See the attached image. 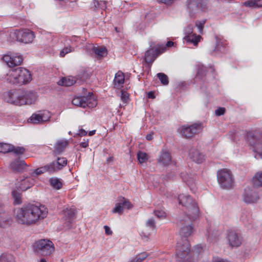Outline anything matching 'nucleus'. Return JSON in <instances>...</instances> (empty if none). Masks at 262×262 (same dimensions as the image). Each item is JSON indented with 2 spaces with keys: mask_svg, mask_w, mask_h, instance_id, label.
Returning <instances> with one entry per match:
<instances>
[{
  "mask_svg": "<svg viewBox=\"0 0 262 262\" xmlns=\"http://www.w3.org/2000/svg\"><path fill=\"white\" fill-rule=\"evenodd\" d=\"M195 219H192L191 216H187L185 219L180 221L182 227L180 228V234L182 236V242H178L176 248V257L179 262H196V259L193 257L194 251L192 253L190 251V244L186 238L192 233L193 228L191 222ZM202 250L201 248H198L195 252L198 254Z\"/></svg>",
  "mask_w": 262,
  "mask_h": 262,
  "instance_id": "obj_1",
  "label": "nucleus"
},
{
  "mask_svg": "<svg viewBox=\"0 0 262 262\" xmlns=\"http://www.w3.org/2000/svg\"><path fill=\"white\" fill-rule=\"evenodd\" d=\"M14 218L19 224L31 226L37 224L47 216L48 209L43 205L29 204L14 210Z\"/></svg>",
  "mask_w": 262,
  "mask_h": 262,
  "instance_id": "obj_2",
  "label": "nucleus"
},
{
  "mask_svg": "<svg viewBox=\"0 0 262 262\" xmlns=\"http://www.w3.org/2000/svg\"><path fill=\"white\" fill-rule=\"evenodd\" d=\"M180 204L186 207L187 216H191L192 219H196L199 214V209L196 202L189 195L184 194L178 196Z\"/></svg>",
  "mask_w": 262,
  "mask_h": 262,
  "instance_id": "obj_3",
  "label": "nucleus"
},
{
  "mask_svg": "<svg viewBox=\"0 0 262 262\" xmlns=\"http://www.w3.org/2000/svg\"><path fill=\"white\" fill-rule=\"evenodd\" d=\"M34 251L42 256H50L55 250L53 243L50 240L41 239L33 245Z\"/></svg>",
  "mask_w": 262,
  "mask_h": 262,
  "instance_id": "obj_4",
  "label": "nucleus"
},
{
  "mask_svg": "<svg viewBox=\"0 0 262 262\" xmlns=\"http://www.w3.org/2000/svg\"><path fill=\"white\" fill-rule=\"evenodd\" d=\"M217 181L220 186L225 189H230L233 187L234 179L231 171L226 168L217 171Z\"/></svg>",
  "mask_w": 262,
  "mask_h": 262,
  "instance_id": "obj_5",
  "label": "nucleus"
},
{
  "mask_svg": "<svg viewBox=\"0 0 262 262\" xmlns=\"http://www.w3.org/2000/svg\"><path fill=\"white\" fill-rule=\"evenodd\" d=\"M247 141L252 147L256 159H262V134H253L251 132L247 133Z\"/></svg>",
  "mask_w": 262,
  "mask_h": 262,
  "instance_id": "obj_6",
  "label": "nucleus"
},
{
  "mask_svg": "<svg viewBox=\"0 0 262 262\" xmlns=\"http://www.w3.org/2000/svg\"><path fill=\"white\" fill-rule=\"evenodd\" d=\"M187 10L190 17L207 10V0H187Z\"/></svg>",
  "mask_w": 262,
  "mask_h": 262,
  "instance_id": "obj_7",
  "label": "nucleus"
},
{
  "mask_svg": "<svg viewBox=\"0 0 262 262\" xmlns=\"http://www.w3.org/2000/svg\"><path fill=\"white\" fill-rule=\"evenodd\" d=\"M13 34L17 41L24 43L32 42L35 37L34 33L29 29L16 31Z\"/></svg>",
  "mask_w": 262,
  "mask_h": 262,
  "instance_id": "obj_8",
  "label": "nucleus"
},
{
  "mask_svg": "<svg viewBox=\"0 0 262 262\" xmlns=\"http://www.w3.org/2000/svg\"><path fill=\"white\" fill-rule=\"evenodd\" d=\"M193 26L192 24H189L184 29V33L185 35L184 39L188 43H192L194 46H196L198 42L200 41L202 38L199 35H197L193 33Z\"/></svg>",
  "mask_w": 262,
  "mask_h": 262,
  "instance_id": "obj_9",
  "label": "nucleus"
},
{
  "mask_svg": "<svg viewBox=\"0 0 262 262\" xmlns=\"http://www.w3.org/2000/svg\"><path fill=\"white\" fill-rule=\"evenodd\" d=\"M201 129V124L200 123H194L190 126H182L179 128V130L184 137L188 138L198 133Z\"/></svg>",
  "mask_w": 262,
  "mask_h": 262,
  "instance_id": "obj_10",
  "label": "nucleus"
},
{
  "mask_svg": "<svg viewBox=\"0 0 262 262\" xmlns=\"http://www.w3.org/2000/svg\"><path fill=\"white\" fill-rule=\"evenodd\" d=\"M83 108L86 107L91 109L95 107L97 104L96 97L91 92H87L86 90L83 88Z\"/></svg>",
  "mask_w": 262,
  "mask_h": 262,
  "instance_id": "obj_11",
  "label": "nucleus"
},
{
  "mask_svg": "<svg viewBox=\"0 0 262 262\" xmlns=\"http://www.w3.org/2000/svg\"><path fill=\"white\" fill-rule=\"evenodd\" d=\"M4 97L7 102L14 105H21L22 103H24V101H21V92L10 91L7 92Z\"/></svg>",
  "mask_w": 262,
  "mask_h": 262,
  "instance_id": "obj_12",
  "label": "nucleus"
},
{
  "mask_svg": "<svg viewBox=\"0 0 262 262\" xmlns=\"http://www.w3.org/2000/svg\"><path fill=\"white\" fill-rule=\"evenodd\" d=\"M17 84H25L29 83L32 80L30 72L26 69L18 68L16 69Z\"/></svg>",
  "mask_w": 262,
  "mask_h": 262,
  "instance_id": "obj_13",
  "label": "nucleus"
},
{
  "mask_svg": "<svg viewBox=\"0 0 262 262\" xmlns=\"http://www.w3.org/2000/svg\"><path fill=\"white\" fill-rule=\"evenodd\" d=\"M165 48H151L146 51L144 55V60L146 62L152 63L158 55L165 52Z\"/></svg>",
  "mask_w": 262,
  "mask_h": 262,
  "instance_id": "obj_14",
  "label": "nucleus"
},
{
  "mask_svg": "<svg viewBox=\"0 0 262 262\" xmlns=\"http://www.w3.org/2000/svg\"><path fill=\"white\" fill-rule=\"evenodd\" d=\"M243 196L244 201L247 204L256 203L259 199L258 193L249 187L245 188Z\"/></svg>",
  "mask_w": 262,
  "mask_h": 262,
  "instance_id": "obj_15",
  "label": "nucleus"
},
{
  "mask_svg": "<svg viewBox=\"0 0 262 262\" xmlns=\"http://www.w3.org/2000/svg\"><path fill=\"white\" fill-rule=\"evenodd\" d=\"M227 239L229 245L232 247H239L242 244V237L239 234L235 231H229Z\"/></svg>",
  "mask_w": 262,
  "mask_h": 262,
  "instance_id": "obj_16",
  "label": "nucleus"
},
{
  "mask_svg": "<svg viewBox=\"0 0 262 262\" xmlns=\"http://www.w3.org/2000/svg\"><path fill=\"white\" fill-rule=\"evenodd\" d=\"M3 60L9 67H13L21 64L23 58L21 55L16 54L12 56L6 55L4 56Z\"/></svg>",
  "mask_w": 262,
  "mask_h": 262,
  "instance_id": "obj_17",
  "label": "nucleus"
},
{
  "mask_svg": "<svg viewBox=\"0 0 262 262\" xmlns=\"http://www.w3.org/2000/svg\"><path fill=\"white\" fill-rule=\"evenodd\" d=\"M37 94L33 91H23L21 92V101L22 105L31 104L35 102L37 99Z\"/></svg>",
  "mask_w": 262,
  "mask_h": 262,
  "instance_id": "obj_18",
  "label": "nucleus"
},
{
  "mask_svg": "<svg viewBox=\"0 0 262 262\" xmlns=\"http://www.w3.org/2000/svg\"><path fill=\"white\" fill-rule=\"evenodd\" d=\"M76 209L75 208H67L63 210V219L68 223L67 226H69V224L72 223L76 218Z\"/></svg>",
  "mask_w": 262,
  "mask_h": 262,
  "instance_id": "obj_19",
  "label": "nucleus"
},
{
  "mask_svg": "<svg viewBox=\"0 0 262 262\" xmlns=\"http://www.w3.org/2000/svg\"><path fill=\"white\" fill-rule=\"evenodd\" d=\"M171 161L170 154L165 149H162L160 152L158 163L163 166L168 165Z\"/></svg>",
  "mask_w": 262,
  "mask_h": 262,
  "instance_id": "obj_20",
  "label": "nucleus"
},
{
  "mask_svg": "<svg viewBox=\"0 0 262 262\" xmlns=\"http://www.w3.org/2000/svg\"><path fill=\"white\" fill-rule=\"evenodd\" d=\"M11 222V217L4 211L3 206L0 204V227L5 228L9 226Z\"/></svg>",
  "mask_w": 262,
  "mask_h": 262,
  "instance_id": "obj_21",
  "label": "nucleus"
},
{
  "mask_svg": "<svg viewBox=\"0 0 262 262\" xmlns=\"http://www.w3.org/2000/svg\"><path fill=\"white\" fill-rule=\"evenodd\" d=\"M27 166V164L24 160L17 159L12 161L10 164V167L12 170L16 172H23Z\"/></svg>",
  "mask_w": 262,
  "mask_h": 262,
  "instance_id": "obj_22",
  "label": "nucleus"
},
{
  "mask_svg": "<svg viewBox=\"0 0 262 262\" xmlns=\"http://www.w3.org/2000/svg\"><path fill=\"white\" fill-rule=\"evenodd\" d=\"M189 157L193 161L198 163H202L204 160V155L201 153L198 149L194 148L190 150Z\"/></svg>",
  "mask_w": 262,
  "mask_h": 262,
  "instance_id": "obj_23",
  "label": "nucleus"
},
{
  "mask_svg": "<svg viewBox=\"0 0 262 262\" xmlns=\"http://www.w3.org/2000/svg\"><path fill=\"white\" fill-rule=\"evenodd\" d=\"M16 69L10 70L5 76V80L11 84H17Z\"/></svg>",
  "mask_w": 262,
  "mask_h": 262,
  "instance_id": "obj_24",
  "label": "nucleus"
},
{
  "mask_svg": "<svg viewBox=\"0 0 262 262\" xmlns=\"http://www.w3.org/2000/svg\"><path fill=\"white\" fill-rule=\"evenodd\" d=\"M69 144L68 140L66 139H61L56 142L54 146V152L56 154L61 153Z\"/></svg>",
  "mask_w": 262,
  "mask_h": 262,
  "instance_id": "obj_25",
  "label": "nucleus"
},
{
  "mask_svg": "<svg viewBox=\"0 0 262 262\" xmlns=\"http://www.w3.org/2000/svg\"><path fill=\"white\" fill-rule=\"evenodd\" d=\"M240 220L246 226L252 224V218L251 211L248 210H244L241 214Z\"/></svg>",
  "mask_w": 262,
  "mask_h": 262,
  "instance_id": "obj_26",
  "label": "nucleus"
},
{
  "mask_svg": "<svg viewBox=\"0 0 262 262\" xmlns=\"http://www.w3.org/2000/svg\"><path fill=\"white\" fill-rule=\"evenodd\" d=\"M76 82L74 77H63L58 82V84L61 86H70Z\"/></svg>",
  "mask_w": 262,
  "mask_h": 262,
  "instance_id": "obj_27",
  "label": "nucleus"
},
{
  "mask_svg": "<svg viewBox=\"0 0 262 262\" xmlns=\"http://www.w3.org/2000/svg\"><path fill=\"white\" fill-rule=\"evenodd\" d=\"M124 82V76L123 73L119 71L115 75L114 80V84L115 88H119Z\"/></svg>",
  "mask_w": 262,
  "mask_h": 262,
  "instance_id": "obj_28",
  "label": "nucleus"
},
{
  "mask_svg": "<svg viewBox=\"0 0 262 262\" xmlns=\"http://www.w3.org/2000/svg\"><path fill=\"white\" fill-rule=\"evenodd\" d=\"M33 182L32 179L26 178L21 181L19 188L21 190L25 191L32 186Z\"/></svg>",
  "mask_w": 262,
  "mask_h": 262,
  "instance_id": "obj_29",
  "label": "nucleus"
},
{
  "mask_svg": "<svg viewBox=\"0 0 262 262\" xmlns=\"http://www.w3.org/2000/svg\"><path fill=\"white\" fill-rule=\"evenodd\" d=\"M244 5L253 8L262 7V0H248L244 3Z\"/></svg>",
  "mask_w": 262,
  "mask_h": 262,
  "instance_id": "obj_30",
  "label": "nucleus"
},
{
  "mask_svg": "<svg viewBox=\"0 0 262 262\" xmlns=\"http://www.w3.org/2000/svg\"><path fill=\"white\" fill-rule=\"evenodd\" d=\"M254 187H262V172H257L253 178Z\"/></svg>",
  "mask_w": 262,
  "mask_h": 262,
  "instance_id": "obj_31",
  "label": "nucleus"
},
{
  "mask_svg": "<svg viewBox=\"0 0 262 262\" xmlns=\"http://www.w3.org/2000/svg\"><path fill=\"white\" fill-rule=\"evenodd\" d=\"M148 256L146 252L141 253L131 258L127 262H142Z\"/></svg>",
  "mask_w": 262,
  "mask_h": 262,
  "instance_id": "obj_32",
  "label": "nucleus"
},
{
  "mask_svg": "<svg viewBox=\"0 0 262 262\" xmlns=\"http://www.w3.org/2000/svg\"><path fill=\"white\" fill-rule=\"evenodd\" d=\"M14 146L9 144L0 143V152L8 153L13 151Z\"/></svg>",
  "mask_w": 262,
  "mask_h": 262,
  "instance_id": "obj_33",
  "label": "nucleus"
},
{
  "mask_svg": "<svg viewBox=\"0 0 262 262\" xmlns=\"http://www.w3.org/2000/svg\"><path fill=\"white\" fill-rule=\"evenodd\" d=\"M181 177L183 180L187 183L188 186L190 187V189L194 192V188L191 187V185L193 184L194 182V179L193 178H191L189 176L186 174H184L183 173H181Z\"/></svg>",
  "mask_w": 262,
  "mask_h": 262,
  "instance_id": "obj_34",
  "label": "nucleus"
},
{
  "mask_svg": "<svg viewBox=\"0 0 262 262\" xmlns=\"http://www.w3.org/2000/svg\"><path fill=\"white\" fill-rule=\"evenodd\" d=\"M50 185L56 189H60L62 186V183L61 181L56 178H52L50 179Z\"/></svg>",
  "mask_w": 262,
  "mask_h": 262,
  "instance_id": "obj_35",
  "label": "nucleus"
},
{
  "mask_svg": "<svg viewBox=\"0 0 262 262\" xmlns=\"http://www.w3.org/2000/svg\"><path fill=\"white\" fill-rule=\"evenodd\" d=\"M0 262H15V260L12 255L3 253L0 256Z\"/></svg>",
  "mask_w": 262,
  "mask_h": 262,
  "instance_id": "obj_36",
  "label": "nucleus"
},
{
  "mask_svg": "<svg viewBox=\"0 0 262 262\" xmlns=\"http://www.w3.org/2000/svg\"><path fill=\"white\" fill-rule=\"evenodd\" d=\"M12 195L14 199V204H20L21 203V193L19 191L15 190H12Z\"/></svg>",
  "mask_w": 262,
  "mask_h": 262,
  "instance_id": "obj_37",
  "label": "nucleus"
},
{
  "mask_svg": "<svg viewBox=\"0 0 262 262\" xmlns=\"http://www.w3.org/2000/svg\"><path fill=\"white\" fill-rule=\"evenodd\" d=\"M56 164L55 162H53L49 164H47L45 165V168L46 169V172H48L50 173H53L58 171V168L56 166Z\"/></svg>",
  "mask_w": 262,
  "mask_h": 262,
  "instance_id": "obj_38",
  "label": "nucleus"
},
{
  "mask_svg": "<svg viewBox=\"0 0 262 262\" xmlns=\"http://www.w3.org/2000/svg\"><path fill=\"white\" fill-rule=\"evenodd\" d=\"M29 121L33 124L41 123V118L40 113L38 114H33L29 118Z\"/></svg>",
  "mask_w": 262,
  "mask_h": 262,
  "instance_id": "obj_39",
  "label": "nucleus"
},
{
  "mask_svg": "<svg viewBox=\"0 0 262 262\" xmlns=\"http://www.w3.org/2000/svg\"><path fill=\"white\" fill-rule=\"evenodd\" d=\"M94 52L98 57H103L107 54V50L105 47H95L94 48Z\"/></svg>",
  "mask_w": 262,
  "mask_h": 262,
  "instance_id": "obj_40",
  "label": "nucleus"
},
{
  "mask_svg": "<svg viewBox=\"0 0 262 262\" xmlns=\"http://www.w3.org/2000/svg\"><path fill=\"white\" fill-rule=\"evenodd\" d=\"M58 170L61 169L67 164V160L65 158H58L57 161L55 162Z\"/></svg>",
  "mask_w": 262,
  "mask_h": 262,
  "instance_id": "obj_41",
  "label": "nucleus"
},
{
  "mask_svg": "<svg viewBox=\"0 0 262 262\" xmlns=\"http://www.w3.org/2000/svg\"><path fill=\"white\" fill-rule=\"evenodd\" d=\"M206 71V69L204 66L200 67L198 70V73L195 77V80L197 81L198 79H203V77L205 75Z\"/></svg>",
  "mask_w": 262,
  "mask_h": 262,
  "instance_id": "obj_42",
  "label": "nucleus"
},
{
  "mask_svg": "<svg viewBox=\"0 0 262 262\" xmlns=\"http://www.w3.org/2000/svg\"><path fill=\"white\" fill-rule=\"evenodd\" d=\"M137 158L140 163H143L147 160L148 156L145 152L139 151L137 154Z\"/></svg>",
  "mask_w": 262,
  "mask_h": 262,
  "instance_id": "obj_43",
  "label": "nucleus"
},
{
  "mask_svg": "<svg viewBox=\"0 0 262 262\" xmlns=\"http://www.w3.org/2000/svg\"><path fill=\"white\" fill-rule=\"evenodd\" d=\"M93 70L89 68H85L83 70V81L89 79L92 75Z\"/></svg>",
  "mask_w": 262,
  "mask_h": 262,
  "instance_id": "obj_44",
  "label": "nucleus"
},
{
  "mask_svg": "<svg viewBox=\"0 0 262 262\" xmlns=\"http://www.w3.org/2000/svg\"><path fill=\"white\" fill-rule=\"evenodd\" d=\"M157 77L160 80L161 82L164 85L168 84V78L166 75L162 73L157 74Z\"/></svg>",
  "mask_w": 262,
  "mask_h": 262,
  "instance_id": "obj_45",
  "label": "nucleus"
},
{
  "mask_svg": "<svg viewBox=\"0 0 262 262\" xmlns=\"http://www.w3.org/2000/svg\"><path fill=\"white\" fill-rule=\"evenodd\" d=\"M119 201L121 203L123 208L129 209L132 207L130 202L124 198H120Z\"/></svg>",
  "mask_w": 262,
  "mask_h": 262,
  "instance_id": "obj_46",
  "label": "nucleus"
},
{
  "mask_svg": "<svg viewBox=\"0 0 262 262\" xmlns=\"http://www.w3.org/2000/svg\"><path fill=\"white\" fill-rule=\"evenodd\" d=\"M220 234V232L216 231H212V232L211 233L209 232L208 235V239L211 242H213L216 241V239L219 237V236Z\"/></svg>",
  "mask_w": 262,
  "mask_h": 262,
  "instance_id": "obj_47",
  "label": "nucleus"
},
{
  "mask_svg": "<svg viewBox=\"0 0 262 262\" xmlns=\"http://www.w3.org/2000/svg\"><path fill=\"white\" fill-rule=\"evenodd\" d=\"M113 212L115 213H117L119 214L123 213V207L119 201L116 204L115 207L113 210Z\"/></svg>",
  "mask_w": 262,
  "mask_h": 262,
  "instance_id": "obj_48",
  "label": "nucleus"
},
{
  "mask_svg": "<svg viewBox=\"0 0 262 262\" xmlns=\"http://www.w3.org/2000/svg\"><path fill=\"white\" fill-rule=\"evenodd\" d=\"M41 118V122H44L48 121L50 120L51 117L50 113L48 111H43L40 112Z\"/></svg>",
  "mask_w": 262,
  "mask_h": 262,
  "instance_id": "obj_49",
  "label": "nucleus"
},
{
  "mask_svg": "<svg viewBox=\"0 0 262 262\" xmlns=\"http://www.w3.org/2000/svg\"><path fill=\"white\" fill-rule=\"evenodd\" d=\"M121 100L124 104H126L128 102L129 100V94L126 91L121 90Z\"/></svg>",
  "mask_w": 262,
  "mask_h": 262,
  "instance_id": "obj_50",
  "label": "nucleus"
},
{
  "mask_svg": "<svg viewBox=\"0 0 262 262\" xmlns=\"http://www.w3.org/2000/svg\"><path fill=\"white\" fill-rule=\"evenodd\" d=\"M73 51L74 48L73 47L71 46L66 47L60 51V56L63 57L66 54Z\"/></svg>",
  "mask_w": 262,
  "mask_h": 262,
  "instance_id": "obj_51",
  "label": "nucleus"
},
{
  "mask_svg": "<svg viewBox=\"0 0 262 262\" xmlns=\"http://www.w3.org/2000/svg\"><path fill=\"white\" fill-rule=\"evenodd\" d=\"M146 226L151 230H154L156 229V223L154 219L151 218L147 221L146 223Z\"/></svg>",
  "mask_w": 262,
  "mask_h": 262,
  "instance_id": "obj_52",
  "label": "nucleus"
},
{
  "mask_svg": "<svg viewBox=\"0 0 262 262\" xmlns=\"http://www.w3.org/2000/svg\"><path fill=\"white\" fill-rule=\"evenodd\" d=\"M72 104L81 107L82 106V97H77L73 98L72 101Z\"/></svg>",
  "mask_w": 262,
  "mask_h": 262,
  "instance_id": "obj_53",
  "label": "nucleus"
},
{
  "mask_svg": "<svg viewBox=\"0 0 262 262\" xmlns=\"http://www.w3.org/2000/svg\"><path fill=\"white\" fill-rule=\"evenodd\" d=\"M154 214L160 219H164L166 216V213L163 210H155Z\"/></svg>",
  "mask_w": 262,
  "mask_h": 262,
  "instance_id": "obj_54",
  "label": "nucleus"
},
{
  "mask_svg": "<svg viewBox=\"0 0 262 262\" xmlns=\"http://www.w3.org/2000/svg\"><path fill=\"white\" fill-rule=\"evenodd\" d=\"M205 23V20L196 21L195 23V26L199 29V32L200 33H203L204 25Z\"/></svg>",
  "mask_w": 262,
  "mask_h": 262,
  "instance_id": "obj_55",
  "label": "nucleus"
},
{
  "mask_svg": "<svg viewBox=\"0 0 262 262\" xmlns=\"http://www.w3.org/2000/svg\"><path fill=\"white\" fill-rule=\"evenodd\" d=\"M25 151H26V149L23 147L18 146L16 147H15L14 146V149H13L12 151H13L14 153L16 155H21V154H23L25 152Z\"/></svg>",
  "mask_w": 262,
  "mask_h": 262,
  "instance_id": "obj_56",
  "label": "nucleus"
},
{
  "mask_svg": "<svg viewBox=\"0 0 262 262\" xmlns=\"http://www.w3.org/2000/svg\"><path fill=\"white\" fill-rule=\"evenodd\" d=\"M45 172H46V170L44 166L36 169L34 171V173L36 175H39Z\"/></svg>",
  "mask_w": 262,
  "mask_h": 262,
  "instance_id": "obj_57",
  "label": "nucleus"
},
{
  "mask_svg": "<svg viewBox=\"0 0 262 262\" xmlns=\"http://www.w3.org/2000/svg\"><path fill=\"white\" fill-rule=\"evenodd\" d=\"M225 112V108L224 107H219L215 110V115L217 116L223 115Z\"/></svg>",
  "mask_w": 262,
  "mask_h": 262,
  "instance_id": "obj_58",
  "label": "nucleus"
},
{
  "mask_svg": "<svg viewBox=\"0 0 262 262\" xmlns=\"http://www.w3.org/2000/svg\"><path fill=\"white\" fill-rule=\"evenodd\" d=\"M212 262H230L227 259H225L220 257H214Z\"/></svg>",
  "mask_w": 262,
  "mask_h": 262,
  "instance_id": "obj_59",
  "label": "nucleus"
},
{
  "mask_svg": "<svg viewBox=\"0 0 262 262\" xmlns=\"http://www.w3.org/2000/svg\"><path fill=\"white\" fill-rule=\"evenodd\" d=\"M104 230H105V234L106 235H111L112 234L113 232L111 230V228L108 226H107L106 225L104 226Z\"/></svg>",
  "mask_w": 262,
  "mask_h": 262,
  "instance_id": "obj_60",
  "label": "nucleus"
},
{
  "mask_svg": "<svg viewBox=\"0 0 262 262\" xmlns=\"http://www.w3.org/2000/svg\"><path fill=\"white\" fill-rule=\"evenodd\" d=\"M99 4V8L104 10L106 8V1H100Z\"/></svg>",
  "mask_w": 262,
  "mask_h": 262,
  "instance_id": "obj_61",
  "label": "nucleus"
},
{
  "mask_svg": "<svg viewBox=\"0 0 262 262\" xmlns=\"http://www.w3.org/2000/svg\"><path fill=\"white\" fill-rule=\"evenodd\" d=\"M160 3H164L166 5H170L173 4L175 0H157Z\"/></svg>",
  "mask_w": 262,
  "mask_h": 262,
  "instance_id": "obj_62",
  "label": "nucleus"
},
{
  "mask_svg": "<svg viewBox=\"0 0 262 262\" xmlns=\"http://www.w3.org/2000/svg\"><path fill=\"white\" fill-rule=\"evenodd\" d=\"M94 48H95V47L93 45V44H89L85 46V50L88 52H90L91 50L94 51Z\"/></svg>",
  "mask_w": 262,
  "mask_h": 262,
  "instance_id": "obj_63",
  "label": "nucleus"
},
{
  "mask_svg": "<svg viewBox=\"0 0 262 262\" xmlns=\"http://www.w3.org/2000/svg\"><path fill=\"white\" fill-rule=\"evenodd\" d=\"M174 45V42L172 41H168L167 42L166 44V46L164 47H163V48H165V50H166V47H171L172 46H173Z\"/></svg>",
  "mask_w": 262,
  "mask_h": 262,
  "instance_id": "obj_64",
  "label": "nucleus"
}]
</instances>
